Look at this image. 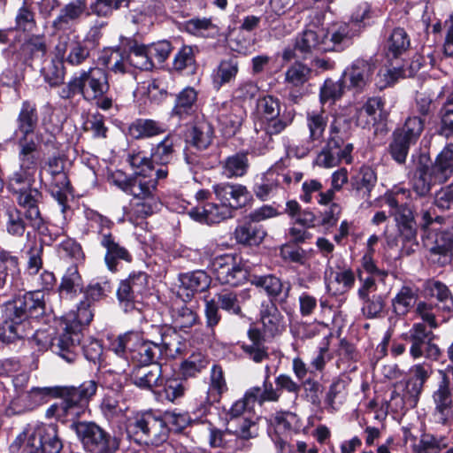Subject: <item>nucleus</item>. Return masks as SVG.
<instances>
[{"instance_id": "f257e3e1", "label": "nucleus", "mask_w": 453, "mask_h": 453, "mask_svg": "<svg viewBox=\"0 0 453 453\" xmlns=\"http://www.w3.org/2000/svg\"><path fill=\"white\" fill-rule=\"evenodd\" d=\"M5 312L9 320L3 328L4 342H12L32 335L38 346L44 348L42 342L49 338L42 331L36 330L33 333L30 322L31 319H37L45 312V302L40 291H30L16 296L6 303Z\"/></svg>"}, {"instance_id": "f03ea898", "label": "nucleus", "mask_w": 453, "mask_h": 453, "mask_svg": "<svg viewBox=\"0 0 453 453\" xmlns=\"http://www.w3.org/2000/svg\"><path fill=\"white\" fill-rule=\"evenodd\" d=\"M112 183L134 197L131 209L127 213L130 221L135 219H146L157 212L161 208V201L157 191V182L151 174L134 172L132 175H126L117 172L111 176Z\"/></svg>"}, {"instance_id": "7ed1b4c3", "label": "nucleus", "mask_w": 453, "mask_h": 453, "mask_svg": "<svg viewBox=\"0 0 453 453\" xmlns=\"http://www.w3.org/2000/svg\"><path fill=\"white\" fill-rule=\"evenodd\" d=\"M434 307L431 303L419 302L416 306V314L423 322L414 323L411 328L401 337L409 344V355L414 359L426 358L432 362H438L442 357V350L434 342L432 329L439 326Z\"/></svg>"}, {"instance_id": "20e7f679", "label": "nucleus", "mask_w": 453, "mask_h": 453, "mask_svg": "<svg viewBox=\"0 0 453 453\" xmlns=\"http://www.w3.org/2000/svg\"><path fill=\"white\" fill-rule=\"evenodd\" d=\"M94 306L81 300L76 311L65 317V326L63 333L54 339L49 338L42 342L43 347H50L53 353L65 362L72 364L79 357L81 351V332L82 326H88L94 318Z\"/></svg>"}, {"instance_id": "39448f33", "label": "nucleus", "mask_w": 453, "mask_h": 453, "mask_svg": "<svg viewBox=\"0 0 453 453\" xmlns=\"http://www.w3.org/2000/svg\"><path fill=\"white\" fill-rule=\"evenodd\" d=\"M97 383L94 380H87L79 387L57 386V396L59 403L51 404L45 412L48 418H55L70 426L79 423L78 419L88 407V402L96 395Z\"/></svg>"}, {"instance_id": "423d86ee", "label": "nucleus", "mask_w": 453, "mask_h": 453, "mask_svg": "<svg viewBox=\"0 0 453 453\" xmlns=\"http://www.w3.org/2000/svg\"><path fill=\"white\" fill-rule=\"evenodd\" d=\"M295 116L292 110L281 112L280 101L277 97L267 95L257 100L255 130L257 138L263 140L265 149L273 147V136L291 126Z\"/></svg>"}, {"instance_id": "0eeeda50", "label": "nucleus", "mask_w": 453, "mask_h": 453, "mask_svg": "<svg viewBox=\"0 0 453 453\" xmlns=\"http://www.w3.org/2000/svg\"><path fill=\"white\" fill-rule=\"evenodd\" d=\"M352 128L344 119H335L329 127L328 137L325 146L318 154L315 163L324 168H332L344 162H353L354 145L350 142Z\"/></svg>"}, {"instance_id": "6e6552de", "label": "nucleus", "mask_w": 453, "mask_h": 453, "mask_svg": "<svg viewBox=\"0 0 453 453\" xmlns=\"http://www.w3.org/2000/svg\"><path fill=\"white\" fill-rule=\"evenodd\" d=\"M453 176V143H447L431 165L419 162L416 166L411 185L417 196L430 195L433 186L444 184Z\"/></svg>"}, {"instance_id": "1a4fd4ad", "label": "nucleus", "mask_w": 453, "mask_h": 453, "mask_svg": "<svg viewBox=\"0 0 453 453\" xmlns=\"http://www.w3.org/2000/svg\"><path fill=\"white\" fill-rule=\"evenodd\" d=\"M127 433L139 443L159 446L167 441L170 428L162 415L146 411L128 419Z\"/></svg>"}, {"instance_id": "9d476101", "label": "nucleus", "mask_w": 453, "mask_h": 453, "mask_svg": "<svg viewBox=\"0 0 453 453\" xmlns=\"http://www.w3.org/2000/svg\"><path fill=\"white\" fill-rule=\"evenodd\" d=\"M214 129L206 119L197 120L189 132L188 146L184 150V160L194 170L213 168L206 155L203 153L213 141Z\"/></svg>"}, {"instance_id": "9b49d317", "label": "nucleus", "mask_w": 453, "mask_h": 453, "mask_svg": "<svg viewBox=\"0 0 453 453\" xmlns=\"http://www.w3.org/2000/svg\"><path fill=\"white\" fill-rule=\"evenodd\" d=\"M70 427L90 453H115L119 449L118 439L94 422H79Z\"/></svg>"}, {"instance_id": "f8f14e48", "label": "nucleus", "mask_w": 453, "mask_h": 453, "mask_svg": "<svg viewBox=\"0 0 453 453\" xmlns=\"http://www.w3.org/2000/svg\"><path fill=\"white\" fill-rule=\"evenodd\" d=\"M211 267L216 280L222 285L237 287L248 279V270L237 254L217 256L211 262Z\"/></svg>"}, {"instance_id": "ddd939ff", "label": "nucleus", "mask_w": 453, "mask_h": 453, "mask_svg": "<svg viewBox=\"0 0 453 453\" xmlns=\"http://www.w3.org/2000/svg\"><path fill=\"white\" fill-rule=\"evenodd\" d=\"M63 443L54 424L35 426L23 447L22 453H60Z\"/></svg>"}, {"instance_id": "4468645a", "label": "nucleus", "mask_w": 453, "mask_h": 453, "mask_svg": "<svg viewBox=\"0 0 453 453\" xmlns=\"http://www.w3.org/2000/svg\"><path fill=\"white\" fill-rule=\"evenodd\" d=\"M91 42L80 40L73 32H63L58 35V42L54 48L58 58L72 66L83 65L90 57Z\"/></svg>"}, {"instance_id": "2eb2a0df", "label": "nucleus", "mask_w": 453, "mask_h": 453, "mask_svg": "<svg viewBox=\"0 0 453 453\" xmlns=\"http://www.w3.org/2000/svg\"><path fill=\"white\" fill-rule=\"evenodd\" d=\"M439 381L432 393L433 418L435 423L448 426L453 419V378L439 375Z\"/></svg>"}, {"instance_id": "dca6fc26", "label": "nucleus", "mask_w": 453, "mask_h": 453, "mask_svg": "<svg viewBox=\"0 0 453 453\" xmlns=\"http://www.w3.org/2000/svg\"><path fill=\"white\" fill-rule=\"evenodd\" d=\"M76 75L80 84V95L85 101L92 103L108 94L110 84L105 70L99 67H89L88 70H81Z\"/></svg>"}, {"instance_id": "f3484780", "label": "nucleus", "mask_w": 453, "mask_h": 453, "mask_svg": "<svg viewBox=\"0 0 453 453\" xmlns=\"http://www.w3.org/2000/svg\"><path fill=\"white\" fill-rule=\"evenodd\" d=\"M39 112L36 104L30 100L22 102L15 120L14 140H44L38 129Z\"/></svg>"}, {"instance_id": "a211bd4d", "label": "nucleus", "mask_w": 453, "mask_h": 453, "mask_svg": "<svg viewBox=\"0 0 453 453\" xmlns=\"http://www.w3.org/2000/svg\"><path fill=\"white\" fill-rule=\"evenodd\" d=\"M149 276L144 272H133L129 277L121 281L117 291L119 303L126 311L134 308V303L140 302L148 291Z\"/></svg>"}, {"instance_id": "6ab92c4d", "label": "nucleus", "mask_w": 453, "mask_h": 453, "mask_svg": "<svg viewBox=\"0 0 453 453\" xmlns=\"http://www.w3.org/2000/svg\"><path fill=\"white\" fill-rule=\"evenodd\" d=\"M216 199L226 205L232 212L245 207L252 199L251 193L246 186L228 181L219 182L212 186Z\"/></svg>"}, {"instance_id": "aec40b11", "label": "nucleus", "mask_w": 453, "mask_h": 453, "mask_svg": "<svg viewBox=\"0 0 453 453\" xmlns=\"http://www.w3.org/2000/svg\"><path fill=\"white\" fill-rule=\"evenodd\" d=\"M377 289V283L368 278L365 279L360 276L357 296L362 302L361 312L365 318L369 319L380 317L386 306L385 296L374 294Z\"/></svg>"}, {"instance_id": "412c9836", "label": "nucleus", "mask_w": 453, "mask_h": 453, "mask_svg": "<svg viewBox=\"0 0 453 453\" xmlns=\"http://www.w3.org/2000/svg\"><path fill=\"white\" fill-rule=\"evenodd\" d=\"M328 116L324 110L310 111L306 112V126L309 136L305 144L296 149V155L303 157L324 141V133L327 127Z\"/></svg>"}, {"instance_id": "4be33fe9", "label": "nucleus", "mask_w": 453, "mask_h": 453, "mask_svg": "<svg viewBox=\"0 0 453 453\" xmlns=\"http://www.w3.org/2000/svg\"><path fill=\"white\" fill-rule=\"evenodd\" d=\"M356 23H333L323 31L326 52H341L353 43V38L357 35Z\"/></svg>"}, {"instance_id": "5701e85b", "label": "nucleus", "mask_w": 453, "mask_h": 453, "mask_svg": "<svg viewBox=\"0 0 453 453\" xmlns=\"http://www.w3.org/2000/svg\"><path fill=\"white\" fill-rule=\"evenodd\" d=\"M262 335L273 340L282 334L286 329V320L275 303L264 302L259 311V321Z\"/></svg>"}, {"instance_id": "b1692460", "label": "nucleus", "mask_w": 453, "mask_h": 453, "mask_svg": "<svg viewBox=\"0 0 453 453\" xmlns=\"http://www.w3.org/2000/svg\"><path fill=\"white\" fill-rule=\"evenodd\" d=\"M42 197V193L36 188H29L19 193L18 204L25 209L26 219L31 227L36 229L40 234H45L46 228H42L43 219L39 210V203Z\"/></svg>"}, {"instance_id": "393cba45", "label": "nucleus", "mask_w": 453, "mask_h": 453, "mask_svg": "<svg viewBox=\"0 0 453 453\" xmlns=\"http://www.w3.org/2000/svg\"><path fill=\"white\" fill-rule=\"evenodd\" d=\"M292 371L298 381H300L301 389L303 388L306 399L314 405L320 403L319 395L322 393V384L311 378L308 374L313 373L312 370H309L304 361L296 357L292 360Z\"/></svg>"}, {"instance_id": "a878e982", "label": "nucleus", "mask_w": 453, "mask_h": 453, "mask_svg": "<svg viewBox=\"0 0 453 453\" xmlns=\"http://www.w3.org/2000/svg\"><path fill=\"white\" fill-rule=\"evenodd\" d=\"M274 388L273 383L269 380V376H265L263 381L261 391L265 402L276 403L280 400L282 392L286 391L295 395V401L297 399L301 391L300 381L297 382L294 379L287 374L280 373L275 378Z\"/></svg>"}, {"instance_id": "bb28decb", "label": "nucleus", "mask_w": 453, "mask_h": 453, "mask_svg": "<svg viewBox=\"0 0 453 453\" xmlns=\"http://www.w3.org/2000/svg\"><path fill=\"white\" fill-rule=\"evenodd\" d=\"M129 376L132 384L140 389L152 392L162 387L164 381L162 366L159 364L134 365Z\"/></svg>"}, {"instance_id": "cd10ccee", "label": "nucleus", "mask_w": 453, "mask_h": 453, "mask_svg": "<svg viewBox=\"0 0 453 453\" xmlns=\"http://www.w3.org/2000/svg\"><path fill=\"white\" fill-rule=\"evenodd\" d=\"M384 105V101L379 96L369 98L362 107L357 110L355 116L357 125L362 128L370 129L384 122L388 117Z\"/></svg>"}, {"instance_id": "c85d7f7f", "label": "nucleus", "mask_w": 453, "mask_h": 453, "mask_svg": "<svg viewBox=\"0 0 453 453\" xmlns=\"http://www.w3.org/2000/svg\"><path fill=\"white\" fill-rule=\"evenodd\" d=\"M169 312L172 320L171 326L185 333L200 323L197 308L183 300L174 301Z\"/></svg>"}, {"instance_id": "c756f323", "label": "nucleus", "mask_w": 453, "mask_h": 453, "mask_svg": "<svg viewBox=\"0 0 453 453\" xmlns=\"http://www.w3.org/2000/svg\"><path fill=\"white\" fill-rule=\"evenodd\" d=\"M159 334V345L161 356L165 355L169 358H176L186 350V342L177 332V329L171 326H152Z\"/></svg>"}, {"instance_id": "7c9ffc66", "label": "nucleus", "mask_w": 453, "mask_h": 453, "mask_svg": "<svg viewBox=\"0 0 453 453\" xmlns=\"http://www.w3.org/2000/svg\"><path fill=\"white\" fill-rule=\"evenodd\" d=\"M247 336L248 340L241 344V349L245 357L257 364L269 359V348L265 342L270 340L262 335L259 327L251 326L247 332Z\"/></svg>"}, {"instance_id": "2f4dec72", "label": "nucleus", "mask_w": 453, "mask_h": 453, "mask_svg": "<svg viewBox=\"0 0 453 453\" xmlns=\"http://www.w3.org/2000/svg\"><path fill=\"white\" fill-rule=\"evenodd\" d=\"M294 49L304 59L326 52L323 30L304 29L296 35Z\"/></svg>"}, {"instance_id": "473e14b6", "label": "nucleus", "mask_w": 453, "mask_h": 453, "mask_svg": "<svg viewBox=\"0 0 453 453\" xmlns=\"http://www.w3.org/2000/svg\"><path fill=\"white\" fill-rule=\"evenodd\" d=\"M188 213L193 219L209 225L218 224L234 217V212L222 203H206L192 207Z\"/></svg>"}, {"instance_id": "72a5a7b5", "label": "nucleus", "mask_w": 453, "mask_h": 453, "mask_svg": "<svg viewBox=\"0 0 453 453\" xmlns=\"http://www.w3.org/2000/svg\"><path fill=\"white\" fill-rule=\"evenodd\" d=\"M18 146V160L19 167L35 173L40 162L39 149L42 143L48 146L53 140H14Z\"/></svg>"}, {"instance_id": "f704fd0d", "label": "nucleus", "mask_w": 453, "mask_h": 453, "mask_svg": "<svg viewBox=\"0 0 453 453\" xmlns=\"http://www.w3.org/2000/svg\"><path fill=\"white\" fill-rule=\"evenodd\" d=\"M120 42L124 51L127 53L126 59L129 65L144 71L151 70L154 67L147 45L139 43L131 37H122Z\"/></svg>"}, {"instance_id": "c9c22d12", "label": "nucleus", "mask_w": 453, "mask_h": 453, "mask_svg": "<svg viewBox=\"0 0 453 453\" xmlns=\"http://www.w3.org/2000/svg\"><path fill=\"white\" fill-rule=\"evenodd\" d=\"M137 342H134L129 359L134 365H154L161 356V350L157 342L144 340L139 332H135Z\"/></svg>"}, {"instance_id": "e433bc0d", "label": "nucleus", "mask_w": 453, "mask_h": 453, "mask_svg": "<svg viewBox=\"0 0 453 453\" xmlns=\"http://www.w3.org/2000/svg\"><path fill=\"white\" fill-rule=\"evenodd\" d=\"M378 181L375 170L370 165H362L350 177V188L354 195L368 200Z\"/></svg>"}, {"instance_id": "4c0bfd02", "label": "nucleus", "mask_w": 453, "mask_h": 453, "mask_svg": "<svg viewBox=\"0 0 453 453\" xmlns=\"http://www.w3.org/2000/svg\"><path fill=\"white\" fill-rule=\"evenodd\" d=\"M101 246L105 249L104 262L107 268L111 271H117L119 261L130 263L133 259L131 253L116 240V237L109 232L103 234L100 240Z\"/></svg>"}, {"instance_id": "58836bf2", "label": "nucleus", "mask_w": 453, "mask_h": 453, "mask_svg": "<svg viewBox=\"0 0 453 453\" xmlns=\"http://www.w3.org/2000/svg\"><path fill=\"white\" fill-rule=\"evenodd\" d=\"M180 146V136L174 132L168 133L160 142L153 145L150 150L155 164L159 165H168L171 164Z\"/></svg>"}, {"instance_id": "ea45409f", "label": "nucleus", "mask_w": 453, "mask_h": 453, "mask_svg": "<svg viewBox=\"0 0 453 453\" xmlns=\"http://www.w3.org/2000/svg\"><path fill=\"white\" fill-rule=\"evenodd\" d=\"M350 383V377L345 373L333 378L324 398L327 410L335 411L341 408L348 398Z\"/></svg>"}, {"instance_id": "a19ab883", "label": "nucleus", "mask_w": 453, "mask_h": 453, "mask_svg": "<svg viewBox=\"0 0 453 453\" xmlns=\"http://www.w3.org/2000/svg\"><path fill=\"white\" fill-rule=\"evenodd\" d=\"M252 284L257 288H263L270 297V302L273 303L275 301L280 303L286 302L291 289L289 282H283L279 277L273 274L256 276L252 280Z\"/></svg>"}, {"instance_id": "79ce46f5", "label": "nucleus", "mask_w": 453, "mask_h": 453, "mask_svg": "<svg viewBox=\"0 0 453 453\" xmlns=\"http://www.w3.org/2000/svg\"><path fill=\"white\" fill-rule=\"evenodd\" d=\"M375 68L372 59L357 58L346 69L344 74L349 77L351 87L363 89L372 81Z\"/></svg>"}, {"instance_id": "37998d69", "label": "nucleus", "mask_w": 453, "mask_h": 453, "mask_svg": "<svg viewBox=\"0 0 453 453\" xmlns=\"http://www.w3.org/2000/svg\"><path fill=\"white\" fill-rule=\"evenodd\" d=\"M453 257V227L439 232L430 249V257L440 265L449 264Z\"/></svg>"}, {"instance_id": "c03bdc74", "label": "nucleus", "mask_w": 453, "mask_h": 453, "mask_svg": "<svg viewBox=\"0 0 453 453\" xmlns=\"http://www.w3.org/2000/svg\"><path fill=\"white\" fill-rule=\"evenodd\" d=\"M266 235L267 233L262 225L255 224L245 217L234 232L236 242L245 246H258Z\"/></svg>"}, {"instance_id": "a18cd8bd", "label": "nucleus", "mask_w": 453, "mask_h": 453, "mask_svg": "<svg viewBox=\"0 0 453 453\" xmlns=\"http://www.w3.org/2000/svg\"><path fill=\"white\" fill-rule=\"evenodd\" d=\"M198 91L190 86L184 88L176 94L172 116L180 120L191 118L197 110Z\"/></svg>"}, {"instance_id": "49530a36", "label": "nucleus", "mask_w": 453, "mask_h": 453, "mask_svg": "<svg viewBox=\"0 0 453 453\" xmlns=\"http://www.w3.org/2000/svg\"><path fill=\"white\" fill-rule=\"evenodd\" d=\"M194 432H203L211 448L227 449L231 447L235 434L229 430H221L207 419H200L193 426Z\"/></svg>"}, {"instance_id": "de8ad7c7", "label": "nucleus", "mask_w": 453, "mask_h": 453, "mask_svg": "<svg viewBox=\"0 0 453 453\" xmlns=\"http://www.w3.org/2000/svg\"><path fill=\"white\" fill-rule=\"evenodd\" d=\"M270 425L273 427L275 434H298L305 432L301 418L289 411H277L270 418Z\"/></svg>"}, {"instance_id": "09e8293b", "label": "nucleus", "mask_w": 453, "mask_h": 453, "mask_svg": "<svg viewBox=\"0 0 453 453\" xmlns=\"http://www.w3.org/2000/svg\"><path fill=\"white\" fill-rule=\"evenodd\" d=\"M167 129L168 126L165 122L153 119H137L128 127L129 134L136 140L161 135Z\"/></svg>"}, {"instance_id": "8fccbe9b", "label": "nucleus", "mask_w": 453, "mask_h": 453, "mask_svg": "<svg viewBox=\"0 0 453 453\" xmlns=\"http://www.w3.org/2000/svg\"><path fill=\"white\" fill-rule=\"evenodd\" d=\"M87 5V0H73L65 4L53 20V28L57 31L65 32L70 28L71 23L78 20L85 12Z\"/></svg>"}, {"instance_id": "3c124183", "label": "nucleus", "mask_w": 453, "mask_h": 453, "mask_svg": "<svg viewBox=\"0 0 453 453\" xmlns=\"http://www.w3.org/2000/svg\"><path fill=\"white\" fill-rule=\"evenodd\" d=\"M263 394L260 387H252L249 388L242 398L237 400L231 406L228 415L231 418H236L241 416H249L253 411L255 403L262 406L265 402L263 399Z\"/></svg>"}, {"instance_id": "603ef678", "label": "nucleus", "mask_w": 453, "mask_h": 453, "mask_svg": "<svg viewBox=\"0 0 453 453\" xmlns=\"http://www.w3.org/2000/svg\"><path fill=\"white\" fill-rule=\"evenodd\" d=\"M239 73V61L236 57L222 59L212 70L211 83L216 90L234 81Z\"/></svg>"}, {"instance_id": "864d4df0", "label": "nucleus", "mask_w": 453, "mask_h": 453, "mask_svg": "<svg viewBox=\"0 0 453 453\" xmlns=\"http://www.w3.org/2000/svg\"><path fill=\"white\" fill-rule=\"evenodd\" d=\"M406 193L409 191L399 188L386 196V203L390 208V215L394 216L397 226L416 224L412 210L407 204H400L399 202V196Z\"/></svg>"}, {"instance_id": "5fc2aeb1", "label": "nucleus", "mask_w": 453, "mask_h": 453, "mask_svg": "<svg viewBox=\"0 0 453 453\" xmlns=\"http://www.w3.org/2000/svg\"><path fill=\"white\" fill-rule=\"evenodd\" d=\"M411 372L413 375V380H409L406 382L405 389L411 394L410 397L418 401L425 383L434 372L433 365L428 362L418 363L411 366Z\"/></svg>"}, {"instance_id": "6e6d98bb", "label": "nucleus", "mask_w": 453, "mask_h": 453, "mask_svg": "<svg viewBox=\"0 0 453 453\" xmlns=\"http://www.w3.org/2000/svg\"><path fill=\"white\" fill-rule=\"evenodd\" d=\"M4 226L8 235L20 239L25 235L30 225L26 219V214L16 207H9L4 212Z\"/></svg>"}, {"instance_id": "4d7b16f0", "label": "nucleus", "mask_w": 453, "mask_h": 453, "mask_svg": "<svg viewBox=\"0 0 453 453\" xmlns=\"http://www.w3.org/2000/svg\"><path fill=\"white\" fill-rule=\"evenodd\" d=\"M221 173L227 179L241 178L250 168L247 152H237L226 157L221 163Z\"/></svg>"}, {"instance_id": "13d9d810", "label": "nucleus", "mask_w": 453, "mask_h": 453, "mask_svg": "<svg viewBox=\"0 0 453 453\" xmlns=\"http://www.w3.org/2000/svg\"><path fill=\"white\" fill-rule=\"evenodd\" d=\"M82 278L79 273L78 265H70L64 275L58 286V293L61 298L73 299L78 292L82 290Z\"/></svg>"}, {"instance_id": "bf43d9fd", "label": "nucleus", "mask_w": 453, "mask_h": 453, "mask_svg": "<svg viewBox=\"0 0 453 453\" xmlns=\"http://www.w3.org/2000/svg\"><path fill=\"white\" fill-rule=\"evenodd\" d=\"M388 58H397L411 48V38L403 27H395L389 34L384 45Z\"/></svg>"}, {"instance_id": "052dcab7", "label": "nucleus", "mask_w": 453, "mask_h": 453, "mask_svg": "<svg viewBox=\"0 0 453 453\" xmlns=\"http://www.w3.org/2000/svg\"><path fill=\"white\" fill-rule=\"evenodd\" d=\"M279 186V173L276 171L270 169L260 176L255 182L253 192L258 199L265 201L278 191Z\"/></svg>"}, {"instance_id": "680f3d73", "label": "nucleus", "mask_w": 453, "mask_h": 453, "mask_svg": "<svg viewBox=\"0 0 453 453\" xmlns=\"http://www.w3.org/2000/svg\"><path fill=\"white\" fill-rule=\"evenodd\" d=\"M181 287L190 290L193 294L203 292L211 285V277L203 270H196L180 275Z\"/></svg>"}, {"instance_id": "e2e57ef3", "label": "nucleus", "mask_w": 453, "mask_h": 453, "mask_svg": "<svg viewBox=\"0 0 453 453\" xmlns=\"http://www.w3.org/2000/svg\"><path fill=\"white\" fill-rule=\"evenodd\" d=\"M425 128V119L419 116L408 117L403 125L394 130V133L403 139L416 144Z\"/></svg>"}, {"instance_id": "0e129e2a", "label": "nucleus", "mask_w": 453, "mask_h": 453, "mask_svg": "<svg viewBox=\"0 0 453 453\" xmlns=\"http://www.w3.org/2000/svg\"><path fill=\"white\" fill-rule=\"evenodd\" d=\"M415 302L414 290L409 286H403L392 299L393 312L397 317H404L414 306Z\"/></svg>"}, {"instance_id": "69168bd1", "label": "nucleus", "mask_w": 453, "mask_h": 453, "mask_svg": "<svg viewBox=\"0 0 453 453\" xmlns=\"http://www.w3.org/2000/svg\"><path fill=\"white\" fill-rule=\"evenodd\" d=\"M227 391V385L222 367L213 365L211 369L210 382L206 394L211 402H219L223 394Z\"/></svg>"}, {"instance_id": "338daca9", "label": "nucleus", "mask_w": 453, "mask_h": 453, "mask_svg": "<svg viewBox=\"0 0 453 453\" xmlns=\"http://www.w3.org/2000/svg\"><path fill=\"white\" fill-rule=\"evenodd\" d=\"M112 290L111 283L106 280H93L88 286L82 288L84 301L93 306L105 298Z\"/></svg>"}, {"instance_id": "774afa93", "label": "nucleus", "mask_w": 453, "mask_h": 453, "mask_svg": "<svg viewBox=\"0 0 453 453\" xmlns=\"http://www.w3.org/2000/svg\"><path fill=\"white\" fill-rule=\"evenodd\" d=\"M209 365L208 357L202 352H194L180 365V374L185 378H194Z\"/></svg>"}]
</instances>
